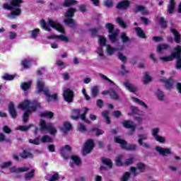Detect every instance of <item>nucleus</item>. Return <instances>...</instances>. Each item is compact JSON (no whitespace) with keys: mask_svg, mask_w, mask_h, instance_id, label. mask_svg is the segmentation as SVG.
Returning <instances> with one entry per match:
<instances>
[{"mask_svg":"<svg viewBox=\"0 0 181 181\" xmlns=\"http://www.w3.org/2000/svg\"><path fill=\"white\" fill-rule=\"evenodd\" d=\"M28 141L30 144H33V145H40V140L39 138H35L34 139H30Z\"/></svg>","mask_w":181,"mask_h":181,"instance_id":"obj_61","label":"nucleus"},{"mask_svg":"<svg viewBox=\"0 0 181 181\" xmlns=\"http://www.w3.org/2000/svg\"><path fill=\"white\" fill-rule=\"evenodd\" d=\"M78 129L80 132H87V128L86 127V125H84L83 123L80 124Z\"/></svg>","mask_w":181,"mask_h":181,"instance_id":"obj_64","label":"nucleus"},{"mask_svg":"<svg viewBox=\"0 0 181 181\" xmlns=\"http://www.w3.org/2000/svg\"><path fill=\"white\" fill-rule=\"evenodd\" d=\"M100 76L101 78L105 80V81H108V83H110V84H112V86H115V83H114V81H112L111 79H110L108 77H107V76H105L103 74H100Z\"/></svg>","mask_w":181,"mask_h":181,"instance_id":"obj_58","label":"nucleus"},{"mask_svg":"<svg viewBox=\"0 0 181 181\" xmlns=\"http://www.w3.org/2000/svg\"><path fill=\"white\" fill-rule=\"evenodd\" d=\"M36 172V170L32 169L30 172L28 173H25L24 175L25 180H32L35 177V173Z\"/></svg>","mask_w":181,"mask_h":181,"instance_id":"obj_26","label":"nucleus"},{"mask_svg":"<svg viewBox=\"0 0 181 181\" xmlns=\"http://www.w3.org/2000/svg\"><path fill=\"white\" fill-rule=\"evenodd\" d=\"M8 114H10L13 119L18 117V112L16 109H15V104H13V102H10L8 105Z\"/></svg>","mask_w":181,"mask_h":181,"instance_id":"obj_16","label":"nucleus"},{"mask_svg":"<svg viewBox=\"0 0 181 181\" xmlns=\"http://www.w3.org/2000/svg\"><path fill=\"white\" fill-rule=\"evenodd\" d=\"M104 5L106 8H112V6H114V1H112V0H105Z\"/></svg>","mask_w":181,"mask_h":181,"instance_id":"obj_59","label":"nucleus"},{"mask_svg":"<svg viewBox=\"0 0 181 181\" xmlns=\"http://www.w3.org/2000/svg\"><path fill=\"white\" fill-rule=\"evenodd\" d=\"M31 114H32V110H26L24 112V114L23 115V120L24 124H26V122H28V120L29 119V117H30Z\"/></svg>","mask_w":181,"mask_h":181,"instance_id":"obj_37","label":"nucleus"},{"mask_svg":"<svg viewBox=\"0 0 181 181\" xmlns=\"http://www.w3.org/2000/svg\"><path fill=\"white\" fill-rule=\"evenodd\" d=\"M156 151H157L160 155H162V156H168V155H172V151H170V148H162L159 146H156Z\"/></svg>","mask_w":181,"mask_h":181,"instance_id":"obj_14","label":"nucleus"},{"mask_svg":"<svg viewBox=\"0 0 181 181\" xmlns=\"http://www.w3.org/2000/svg\"><path fill=\"white\" fill-rule=\"evenodd\" d=\"M178 47H179V45H176L175 47L174 48L173 52H172L169 56L162 57L160 58V59L164 63H166L168 62H173V59L177 57L176 54L177 53Z\"/></svg>","mask_w":181,"mask_h":181,"instance_id":"obj_8","label":"nucleus"},{"mask_svg":"<svg viewBox=\"0 0 181 181\" xmlns=\"http://www.w3.org/2000/svg\"><path fill=\"white\" fill-rule=\"evenodd\" d=\"M41 142H42V144H46V142L52 144L53 143V139L49 137V135L45 134L41 138Z\"/></svg>","mask_w":181,"mask_h":181,"instance_id":"obj_43","label":"nucleus"},{"mask_svg":"<svg viewBox=\"0 0 181 181\" xmlns=\"http://www.w3.org/2000/svg\"><path fill=\"white\" fill-rule=\"evenodd\" d=\"M90 93L91 95L93 98H95L100 93V89L98 88V86H94L91 89H90Z\"/></svg>","mask_w":181,"mask_h":181,"instance_id":"obj_35","label":"nucleus"},{"mask_svg":"<svg viewBox=\"0 0 181 181\" xmlns=\"http://www.w3.org/2000/svg\"><path fill=\"white\" fill-rule=\"evenodd\" d=\"M107 52L110 56H112V54H114L115 52V48L111 47V45H107Z\"/></svg>","mask_w":181,"mask_h":181,"instance_id":"obj_60","label":"nucleus"},{"mask_svg":"<svg viewBox=\"0 0 181 181\" xmlns=\"http://www.w3.org/2000/svg\"><path fill=\"white\" fill-rule=\"evenodd\" d=\"M133 12L134 13H138V12H142L141 13L142 15H148L149 13V12L147 10L145 11V6H141V5H139L136 6V8H134Z\"/></svg>","mask_w":181,"mask_h":181,"instance_id":"obj_22","label":"nucleus"},{"mask_svg":"<svg viewBox=\"0 0 181 181\" xmlns=\"http://www.w3.org/2000/svg\"><path fill=\"white\" fill-rule=\"evenodd\" d=\"M40 118H49V119H52L53 117H54V113L53 112H43L40 115Z\"/></svg>","mask_w":181,"mask_h":181,"instance_id":"obj_29","label":"nucleus"},{"mask_svg":"<svg viewBox=\"0 0 181 181\" xmlns=\"http://www.w3.org/2000/svg\"><path fill=\"white\" fill-rule=\"evenodd\" d=\"M132 100L134 103L139 104V105H141V107H144V108H146V110H147L148 105L144 101L139 100L138 98H132Z\"/></svg>","mask_w":181,"mask_h":181,"instance_id":"obj_42","label":"nucleus"},{"mask_svg":"<svg viewBox=\"0 0 181 181\" xmlns=\"http://www.w3.org/2000/svg\"><path fill=\"white\" fill-rule=\"evenodd\" d=\"M152 81V78L149 76L148 72H146L145 76L143 77L144 84H148V83Z\"/></svg>","mask_w":181,"mask_h":181,"instance_id":"obj_48","label":"nucleus"},{"mask_svg":"<svg viewBox=\"0 0 181 181\" xmlns=\"http://www.w3.org/2000/svg\"><path fill=\"white\" fill-rule=\"evenodd\" d=\"M102 117L105 119L106 124H107V125L111 124V119H110V112L108 110H103L102 112Z\"/></svg>","mask_w":181,"mask_h":181,"instance_id":"obj_30","label":"nucleus"},{"mask_svg":"<svg viewBox=\"0 0 181 181\" xmlns=\"http://www.w3.org/2000/svg\"><path fill=\"white\" fill-rule=\"evenodd\" d=\"M40 131H47L50 135H56L57 134V129L53 127L52 123H46V121L41 119L40 121Z\"/></svg>","mask_w":181,"mask_h":181,"instance_id":"obj_5","label":"nucleus"},{"mask_svg":"<svg viewBox=\"0 0 181 181\" xmlns=\"http://www.w3.org/2000/svg\"><path fill=\"white\" fill-rule=\"evenodd\" d=\"M57 180H60V175H59V173H54L48 180V181H57Z\"/></svg>","mask_w":181,"mask_h":181,"instance_id":"obj_54","label":"nucleus"},{"mask_svg":"<svg viewBox=\"0 0 181 181\" xmlns=\"http://www.w3.org/2000/svg\"><path fill=\"white\" fill-rule=\"evenodd\" d=\"M34 125L33 124H30L28 126H18L17 127V129L18 131H21L22 132H28V131L30 129V128H33Z\"/></svg>","mask_w":181,"mask_h":181,"instance_id":"obj_38","label":"nucleus"},{"mask_svg":"<svg viewBox=\"0 0 181 181\" xmlns=\"http://www.w3.org/2000/svg\"><path fill=\"white\" fill-rule=\"evenodd\" d=\"M31 37L33 39H36L37 37V35L40 33V29L39 28H35L34 30H31Z\"/></svg>","mask_w":181,"mask_h":181,"instance_id":"obj_51","label":"nucleus"},{"mask_svg":"<svg viewBox=\"0 0 181 181\" xmlns=\"http://www.w3.org/2000/svg\"><path fill=\"white\" fill-rule=\"evenodd\" d=\"M109 95L112 100H119V96L118 95V93L115 90H114V89H110Z\"/></svg>","mask_w":181,"mask_h":181,"instance_id":"obj_40","label":"nucleus"},{"mask_svg":"<svg viewBox=\"0 0 181 181\" xmlns=\"http://www.w3.org/2000/svg\"><path fill=\"white\" fill-rule=\"evenodd\" d=\"M114 142L115 144H119L120 145L121 149L124 151H128L129 152H135L138 149V146L134 144H129L127 140L121 139V136H116L113 138Z\"/></svg>","mask_w":181,"mask_h":181,"instance_id":"obj_2","label":"nucleus"},{"mask_svg":"<svg viewBox=\"0 0 181 181\" xmlns=\"http://www.w3.org/2000/svg\"><path fill=\"white\" fill-rule=\"evenodd\" d=\"M45 81H42V78L37 81V94H41V93H44V94H47L49 93L48 88H45Z\"/></svg>","mask_w":181,"mask_h":181,"instance_id":"obj_9","label":"nucleus"},{"mask_svg":"<svg viewBox=\"0 0 181 181\" xmlns=\"http://www.w3.org/2000/svg\"><path fill=\"white\" fill-rule=\"evenodd\" d=\"M176 55L177 57H175V58L177 60L175 62V68L177 70H180L181 69V45H178Z\"/></svg>","mask_w":181,"mask_h":181,"instance_id":"obj_15","label":"nucleus"},{"mask_svg":"<svg viewBox=\"0 0 181 181\" xmlns=\"http://www.w3.org/2000/svg\"><path fill=\"white\" fill-rule=\"evenodd\" d=\"M122 159H124V156L119 155L116 157V159L115 160V163L116 166H124V163H122Z\"/></svg>","mask_w":181,"mask_h":181,"instance_id":"obj_34","label":"nucleus"},{"mask_svg":"<svg viewBox=\"0 0 181 181\" xmlns=\"http://www.w3.org/2000/svg\"><path fill=\"white\" fill-rule=\"evenodd\" d=\"M176 5V3L175 2V0H170V4H168V7L167 9L168 13L172 14L173 12H175V6Z\"/></svg>","mask_w":181,"mask_h":181,"instance_id":"obj_25","label":"nucleus"},{"mask_svg":"<svg viewBox=\"0 0 181 181\" xmlns=\"http://www.w3.org/2000/svg\"><path fill=\"white\" fill-rule=\"evenodd\" d=\"M124 86L129 91H130V93H136V90H138L136 87L134 86V85L128 81L124 82Z\"/></svg>","mask_w":181,"mask_h":181,"instance_id":"obj_23","label":"nucleus"},{"mask_svg":"<svg viewBox=\"0 0 181 181\" xmlns=\"http://www.w3.org/2000/svg\"><path fill=\"white\" fill-rule=\"evenodd\" d=\"M129 6H131V1L122 0L117 3L116 8L119 11H127Z\"/></svg>","mask_w":181,"mask_h":181,"instance_id":"obj_12","label":"nucleus"},{"mask_svg":"<svg viewBox=\"0 0 181 181\" xmlns=\"http://www.w3.org/2000/svg\"><path fill=\"white\" fill-rule=\"evenodd\" d=\"M138 137H139V139H138L139 145H143V141H146V139H148L146 136H145V134H138Z\"/></svg>","mask_w":181,"mask_h":181,"instance_id":"obj_49","label":"nucleus"},{"mask_svg":"<svg viewBox=\"0 0 181 181\" xmlns=\"http://www.w3.org/2000/svg\"><path fill=\"white\" fill-rule=\"evenodd\" d=\"M18 108L20 110H23V111H26V110H31V111H36L39 107H40V103H37V101L34 100L33 103L29 100H25L23 103L18 105Z\"/></svg>","mask_w":181,"mask_h":181,"instance_id":"obj_4","label":"nucleus"},{"mask_svg":"<svg viewBox=\"0 0 181 181\" xmlns=\"http://www.w3.org/2000/svg\"><path fill=\"white\" fill-rule=\"evenodd\" d=\"M101 161L103 165H106L110 169H112V160L111 159L102 157Z\"/></svg>","mask_w":181,"mask_h":181,"instance_id":"obj_31","label":"nucleus"},{"mask_svg":"<svg viewBox=\"0 0 181 181\" xmlns=\"http://www.w3.org/2000/svg\"><path fill=\"white\" fill-rule=\"evenodd\" d=\"M1 78H3V80H6V81H11V80L15 78V76L9 75V74H5L4 76L1 77Z\"/></svg>","mask_w":181,"mask_h":181,"instance_id":"obj_52","label":"nucleus"},{"mask_svg":"<svg viewBox=\"0 0 181 181\" xmlns=\"http://www.w3.org/2000/svg\"><path fill=\"white\" fill-rule=\"evenodd\" d=\"M64 127L65 129H66V131H70L73 128V125H71V124L69 122H65L64 123Z\"/></svg>","mask_w":181,"mask_h":181,"instance_id":"obj_63","label":"nucleus"},{"mask_svg":"<svg viewBox=\"0 0 181 181\" xmlns=\"http://www.w3.org/2000/svg\"><path fill=\"white\" fill-rule=\"evenodd\" d=\"M170 33H173L174 36V42L177 44L181 43L180 33L173 28H170Z\"/></svg>","mask_w":181,"mask_h":181,"instance_id":"obj_18","label":"nucleus"},{"mask_svg":"<svg viewBox=\"0 0 181 181\" xmlns=\"http://www.w3.org/2000/svg\"><path fill=\"white\" fill-rule=\"evenodd\" d=\"M95 146V144H94V140H93V139H89L86 141L83 145V152L86 153L87 154L91 153Z\"/></svg>","mask_w":181,"mask_h":181,"instance_id":"obj_6","label":"nucleus"},{"mask_svg":"<svg viewBox=\"0 0 181 181\" xmlns=\"http://www.w3.org/2000/svg\"><path fill=\"white\" fill-rule=\"evenodd\" d=\"M116 22L118 23L120 28H122L123 29H127L128 28V25L125 23L124 20L122 18L118 17L116 18Z\"/></svg>","mask_w":181,"mask_h":181,"instance_id":"obj_39","label":"nucleus"},{"mask_svg":"<svg viewBox=\"0 0 181 181\" xmlns=\"http://www.w3.org/2000/svg\"><path fill=\"white\" fill-rule=\"evenodd\" d=\"M77 4V0H64L63 3V6L64 8H69V6H73Z\"/></svg>","mask_w":181,"mask_h":181,"instance_id":"obj_33","label":"nucleus"},{"mask_svg":"<svg viewBox=\"0 0 181 181\" xmlns=\"http://www.w3.org/2000/svg\"><path fill=\"white\" fill-rule=\"evenodd\" d=\"M71 159L74 161L75 165H80V163H81V160L77 156H71Z\"/></svg>","mask_w":181,"mask_h":181,"instance_id":"obj_55","label":"nucleus"},{"mask_svg":"<svg viewBox=\"0 0 181 181\" xmlns=\"http://www.w3.org/2000/svg\"><path fill=\"white\" fill-rule=\"evenodd\" d=\"M49 25L59 32L60 33H64V27L62 25L59 23H57L53 20H49L48 23H46L45 19L40 21V26L42 29H45L47 32H52V28Z\"/></svg>","mask_w":181,"mask_h":181,"instance_id":"obj_1","label":"nucleus"},{"mask_svg":"<svg viewBox=\"0 0 181 181\" xmlns=\"http://www.w3.org/2000/svg\"><path fill=\"white\" fill-rule=\"evenodd\" d=\"M159 24L163 29H166V28H168V21L165 19V17H160Z\"/></svg>","mask_w":181,"mask_h":181,"instance_id":"obj_41","label":"nucleus"},{"mask_svg":"<svg viewBox=\"0 0 181 181\" xmlns=\"http://www.w3.org/2000/svg\"><path fill=\"white\" fill-rule=\"evenodd\" d=\"M100 29H102V28L90 29L89 30L90 32H91V37H95V36H97V33L98 32V30H100Z\"/></svg>","mask_w":181,"mask_h":181,"instance_id":"obj_57","label":"nucleus"},{"mask_svg":"<svg viewBox=\"0 0 181 181\" xmlns=\"http://www.w3.org/2000/svg\"><path fill=\"white\" fill-rule=\"evenodd\" d=\"M63 98L66 103H68V104H71V103H73V101H74V91L71 90V89L69 88H66L64 90Z\"/></svg>","mask_w":181,"mask_h":181,"instance_id":"obj_7","label":"nucleus"},{"mask_svg":"<svg viewBox=\"0 0 181 181\" xmlns=\"http://www.w3.org/2000/svg\"><path fill=\"white\" fill-rule=\"evenodd\" d=\"M12 165V162L8 161V162H4L2 164L0 165L1 169H5L6 168H9Z\"/></svg>","mask_w":181,"mask_h":181,"instance_id":"obj_62","label":"nucleus"},{"mask_svg":"<svg viewBox=\"0 0 181 181\" xmlns=\"http://www.w3.org/2000/svg\"><path fill=\"white\" fill-rule=\"evenodd\" d=\"M47 39H48V40H52L53 39H59V40H62V42H66V43L69 42V37H66L64 35H56L54 34H52L47 37Z\"/></svg>","mask_w":181,"mask_h":181,"instance_id":"obj_19","label":"nucleus"},{"mask_svg":"<svg viewBox=\"0 0 181 181\" xmlns=\"http://www.w3.org/2000/svg\"><path fill=\"white\" fill-rule=\"evenodd\" d=\"M109 40L112 43H117L118 42V32L115 31L108 35Z\"/></svg>","mask_w":181,"mask_h":181,"instance_id":"obj_27","label":"nucleus"},{"mask_svg":"<svg viewBox=\"0 0 181 181\" xmlns=\"http://www.w3.org/2000/svg\"><path fill=\"white\" fill-rule=\"evenodd\" d=\"M19 156L22 158V159H33L34 158L33 153L28 150H23V152L19 153Z\"/></svg>","mask_w":181,"mask_h":181,"instance_id":"obj_20","label":"nucleus"},{"mask_svg":"<svg viewBox=\"0 0 181 181\" xmlns=\"http://www.w3.org/2000/svg\"><path fill=\"white\" fill-rule=\"evenodd\" d=\"M21 64L23 69H29V67H30V62L28 59H24L21 61Z\"/></svg>","mask_w":181,"mask_h":181,"instance_id":"obj_50","label":"nucleus"},{"mask_svg":"<svg viewBox=\"0 0 181 181\" xmlns=\"http://www.w3.org/2000/svg\"><path fill=\"white\" fill-rule=\"evenodd\" d=\"M131 177V173L125 172L121 177V181H128Z\"/></svg>","mask_w":181,"mask_h":181,"instance_id":"obj_53","label":"nucleus"},{"mask_svg":"<svg viewBox=\"0 0 181 181\" xmlns=\"http://www.w3.org/2000/svg\"><path fill=\"white\" fill-rule=\"evenodd\" d=\"M160 81L161 83H164L166 90H172V88H173V85L175 84V80H173V78H163L160 79Z\"/></svg>","mask_w":181,"mask_h":181,"instance_id":"obj_13","label":"nucleus"},{"mask_svg":"<svg viewBox=\"0 0 181 181\" xmlns=\"http://www.w3.org/2000/svg\"><path fill=\"white\" fill-rule=\"evenodd\" d=\"M120 39L122 43H128L129 42V37L127 35V33H122L120 35Z\"/></svg>","mask_w":181,"mask_h":181,"instance_id":"obj_47","label":"nucleus"},{"mask_svg":"<svg viewBox=\"0 0 181 181\" xmlns=\"http://www.w3.org/2000/svg\"><path fill=\"white\" fill-rule=\"evenodd\" d=\"M105 28L107 29L109 33H114V29H115V25L111 23H107L105 24Z\"/></svg>","mask_w":181,"mask_h":181,"instance_id":"obj_44","label":"nucleus"},{"mask_svg":"<svg viewBox=\"0 0 181 181\" xmlns=\"http://www.w3.org/2000/svg\"><path fill=\"white\" fill-rule=\"evenodd\" d=\"M45 95H46V100H47V103H50V101H52V100H54V101H56V100H57V98H58V95L57 93L50 95V93H49V92H47V94H45Z\"/></svg>","mask_w":181,"mask_h":181,"instance_id":"obj_32","label":"nucleus"},{"mask_svg":"<svg viewBox=\"0 0 181 181\" xmlns=\"http://www.w3.org/2000/svg\"><path fill=\"white\" fill-rule=\"evenodd\" d=\"M77 12V10L75 8H69L66 13H65V18L66 19L64 21L65 25H67V26H69L71 29L76 26V21L73 18H74V14Z\"/></svg>","mask_w":181,"mask_h":181,"instance_id":"obj_3","label":"nucleus"},{"mask_svg":"<svg viewBox=\"0 0 181 181\" xmlns=\"http://www.w3.org/2000/svg\"><path fill=\"white\" fill-rule=\"evenodd\" d=\"M168 49H169L168 44L158 45L156 47V52L157 53H162V50H168Z\"/></svg>","mask_w":181,"mask_h":181,"instance_id":"obj_36","label":"nucleus"},{"mask_svg":"<svg viewBox=\"0 0 181 181\" xmlns=\"http://www.w3.org/2000/svg\"><path fill=\"white\" fill-rule=\"evenodd\" d=\"M134 30L138 37H140V39H146V34L142 30V28L141 27L134 28Z\"/></svg>","mask_w":181,"mask_h":181,"instance_id":"obj_21","label":"nucleus"},{"mask_svg":"<svg viewBox=\"0 0 181 181\" xmlns=\"http://www.w3.org/2000/svg\"><path fill=\"white\" fill-rule=\"evenodd\" d=\"M156 95L158 100H159L160 101H163V98H165V94L162 90H160V89L157 90Z\"/></svg>","mask_w":181,"mask_h":181,"instance_id":"obj_46","label":"nucleus"},{"mask_svg":"<svg viewBox=\"0 0 181 181\" xmlns=\"http://www.w3.org/2000/svg\"><path fill=\"white\" fill-rule=\"evenodd\" d=\"M60 155L64 159H69V154L67 152H71V146L70 145H65L60 148Z\"/></svg>","mask_w":181,"mask_h":181,"instance_id":"obj_11","label":"nucleus"},{"mask_svg":"<svg viewBox=\"0 0 181 181\" xmlns=\"http://www.w3.org/2000/svg\"><path fill=\"white\" fill-rule=\"evenodd\" d=\"M99 44L100 46H105V45H107V39H105L104 36L100 35L99 37Z\"/></svg>","mask_w":181,"mask_h":181,"instance_id":"obj_56","label":"nucleus"},{"mask_svg":"<svg viewBox=\"0 0 181 181\" xmlns=\"http://www.w3.org/2000/svg\"><path fill=\"white\" fill-rule=\"evenodd\" d=\"M122 124L126 129H131L132 132L136 131V124H135L132 120H124Z\"/></svg>","mask_w":181,"mask_h":181,"instance_id":"obj_10","label":"nucleus"},{"mask_svg":"<svg viewBox=\"0 0 181 181\" xmlns=\"http://www.w3.org/2000/svg\"><path fill=\"white\" fill-rule=\"evenodd\" d=\"M80 118V109H73L72 115H71V119L74 121H77Z\"/></svg>","mask_w":181,"mask_h":181,"instance_id":"obj_24","label":"nucleus"},{"mask_svg":"<svg viewBox=\"0 0 181 181\" xmlns=\"http://www.w3.org/2000/svg\"><path fill=\"white\" fill-rule=\"evenodd\" d=\"M32 86V83L30 82H24L21 83V88L23 91H28L29 88H30V86Z\"/></svg>","mask_w":181,"mask_h":181,"instance_id":"obj_45","label":"nucleus"},{"mask_svg":"<svg viewBox=\"0 0 181 181\" xmlns=\"http://www.w3.org/2000/svg\"><path fill=\"white\" fill-rule=\"evenodd\" d=\"M136 166L140 173H145V171L146 170V165H145V163L139 162Z\"/></svg>","mask_w":181,"mask_h":181,"instance_id":"obj_28","label":"nucleus"},{"mask_svg":"<svg viewBox=\"0 0 181 181\" xmlns=\"http://www.w3.org/2000/svg\"><path fill=\"white\" fill-rule=\"evenodd\" d=\"M10 173H23V172H28L29 168L28 167H20L13 166L9 168Z\"/></svg>","mask_w":181,"mask_h":181,"instance_id":"obj_17","label":"nucleus"}]
</instances>
